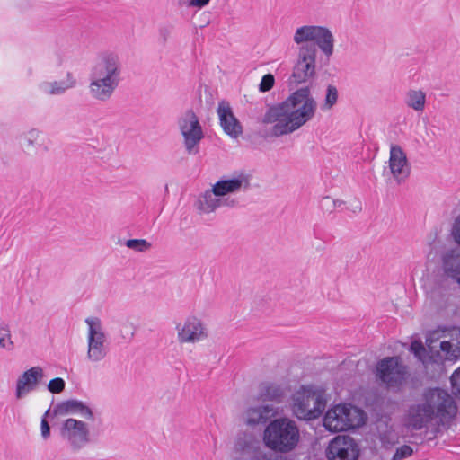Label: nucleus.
Segmentation results:
<instances>
[{"mask_svg": "<svg viewBox=\"0 0 460 460\" xmlns=\"http://www.w3.org/2000/svg\"><path fill=\"white\" fill-rule=\"evenodd\" d=\"M76 84V78L74 73L66 71L65 75L59 79V92H64L74 88Z\"/></svg>", "mask_w": 460, "mask_h": 460, "instance_id": "c756f323", "label": "nucleus"}, {"mask_svg": "<svg viewBox=\"0 0 460 460\" xmlns=\"http://www.w3.org/2000/svg\"><path fill=\"white\" fill-rule=\"evenodd\" d=\"M217 115L220 126L224 132L233 138H237L243 133L240 121L234 115L229 102L221 101L217 107Z\"/></svg>", "mask_w": 460, "mask_h": 460, "instance_id": "2eb2a0df", "label": "nucleus"}, {"mask_svg": "<svg viewBox=\"0 0 460 460\" xmlns=\"http://www.w3.org/2000/svg\"><path fill=\"white\" fill-rule=\"evenodd\" d=\"M249 180L244 175H239L232 179H225L217 181L213 187L222 199H234L228 195L236 193L242 190H245L249 188Z\"/></svg>", "mask_w": 460, "mask_h": 460, "instance_id": "6ab92c4d", "label": "nucleus"}, {"mask_svg": "<svg viewBox=\"0 0 460 460\" xmlns=\"http://www.w3.org/2000/svg\"><path fill=\"white\" fill-rule=\"evenodd\" d=\"M325 390L317 385H301L292 396V411L299 420H312L319 418L325 410Z\"/></svg>", "mask_w": 460, "mask_h": 460, "instance_id": "423d86ee", "label": "nucleus"}, {"mask_svg": "<svg viewBox=\"0 0 460 460\" xmlns=\"http://www.w3.org/2000/svg\"><path fill=\"white\" fill-rule=\"evenodd\" d=\"M359 448L355 439L348 435H338L332 438L326 449L328 460H357Z\"/></svg>", "mask_w": 460, "mask_h": 460, "instance_id": "9b49d317", "label": "nucleus"}, {"mask_svg": "<svg viewBox=\"0 0 460 460\" xmlns=\"http://www.w3.org/2000/svg\"><path fill=\"white\" fill-rule=\"evenodd\" d=\"M449 340L440 343V349L448 360H456L460 358V327H452L447 331Z\"/></svg>", "mask_w": 460, "mask_h": 460, "instance_id": "4be33fe9", "label": "nucleus"}, {"mask_svg": "<svg viewBox=\"0 0 460 460\" xmlns=\"http://www.w3.org/2000/svg\"><path fill=\"white\" fill-rule=\"evenodd\" d=\"M265 446L278 453L293 451L300 441V432L296 423L288 418L271 420L263 434Z\"/></svg>", "mask_w": 460, "mask_h": 460, "instance_id": "39448f33", "label": "nucleus"}, {"mask_svg": "<svg viewBox=\"0 0 460 460\" xmlns=\"http://www.w3.org/2000/svg\"><path fill=\"white\" fill-rule=\"evenodd\" d=\"M275 83L274 76L271 74H267L262 76L259 85V90L262 93L270 91Z\"/></svg>", "mask_w": 460, "mask_h": 460, "instance_id": "2f4dec72", "label": "nucleus"}, {"mask_svg": "<svg viewBox=\"0 0 460 460\" xmlns=\"http://www.w3.org/2000/svg\"><path fill=\"white\" fill-rule=\"evenodd\" d=\"M452 235L455 241L460 244V216L456 219L454 223Z\"/></svg>", "mask_w": 460, "mask_h": 460, "instance_id": "c9c22d12", "label": "nucleus"}, {"mask_svg": "<svg viewBox=\"0 0 460 460\" xmlns=\"http://www.w3.org/2000/svg\"><path fill=\"white\" fill-rule=\"evenodd\" d=\"M177 339L180 343H195L207 338L202 322L196 316H189L182 324L176 326Z\"/></svg>", "mask_w": 460, "mask_h": 460, "instance_id": "ddd939ff", "label": "nucleus"}, {"mask_svg": "<svg viewBox=\"0 0 460 460\" xmlns=\"http://www.w3.org/2000/svg\"><path fill=\"white\" fill-rule=\"evenodd\" d=\"M338 100V91L335 86L329 85L326 91V96L324 100V103L322 106L323 110H330L332 106L337 102Z\"/></svg>", "mask_w": 460, "mask_h": 460, "instance_id": "c85d7f7f", "label": "nucleus"}, {"mask_svg": "<svg viewBox=\"0 0 460 460\" xmlns=\"http://www.w3.org/2000/svg\"><path fill=\"white\" fill-rule=\"evenodd\" d=\"M126 246L136 252H144L148 251L152 244L145 239H129L126 242Z\"/></svg>", "mask_w": 460, "mask_h": 460, "instance_id": "cd10ccee", "label": "nucleus"}, {"mask_svg": "<svg viewBox=\"0 0 460 460\" xmlns=\"http://www.w3.org/2000/svg\"><path fill=\"white\" fill-rule=\"evenodd\" d=\"M65 388V381L59 377V393L62 392Z\"/></svg>", "mask_w": 460, "mask_h": 460, "instance_id": "ea45409f", "label": "nucleus"}, {"mask_svg": "<svg viewBox=\"0 0 460 460\" xmlns=\"http://www.w3.org/2000/svg\"><path fill=\"white\" fill-rule=\"evenodd\" d=\"M52 413L53 415H57L58 414V404L57 405H54L52 403L51 405V408L49 409L44 416L42 417L41 419V423H40V433H41V437L43 439H48L50 436V427L48 423V420H47V417Z\"/></svg>", "mask_w": 460, "mask_h": 460, "instance_id": "bb28decb", "label": "nucleus"}, {"mask_svg": "<svg viewBox=\"0 0 460 460\" xmlns=\"http://www.w3.org/2000/svg\"><path fill=\"white\" fill-rule=\"evenodd\" d=\"M376 377L387 389L400 391L408 379V371L398 357H387L376 365Z\"/></svg>", "mask_w": 460, "mask_h": 460, "instance_id": "1a4fd4ad", "label": "nucleus"}, {"mask_svg": "<svg viewBox=\"0 0 460 460\" xmlns=\"http://www.w3.org/2000/svg\"><path fill=\"white\" fill-rule=\"evenodd\" d=\"M237 203L236 199H222L212 186L199 196L197 208L201 213L209 214L221 207L234 208Z\"/></svg>", "mask_w": 460, "mask_h": 460, "instance_id": "4468645a", "label": "nucleus"}, {"mask_svg": "<svg viewBox=\"0 0 460 460\" xmlns=\"http://www.w3.org/2000/svg\"><path fill=\"white\" fill-rule=\"evenodd\" d=\"M323 200H324L325 202H329V201H331L329 198H325Z\"/></svg>", "mask_w": 460, "mask_h": 460, "instance_id": "a19ab883", "label": "nucleus"}, {"mask_svg": "<svg viewBox=\"0 0 460 460\" xmlns=\"http://www.w3.org/2000/svg\"><path fill=\"white\" fill-rule=\"evenodd\" d=\"M59 415H76L86 420H94L92 408L86 402L77 399L60 402Z\"/></svg>", "mask_w": 460, "mask_h": 460, "instance_id": "aec40b11", "label": "nucleus"}, {"mask_svg": "<svg viewBox=\"0 0 460 460\" xmlns=\"http://www.w3.org/2000/svg\"><path fill=\"white\" fill-rule=\"evenodd\" d=\"M61 436L64 440L74 449L84 447L90 441V431L87 424L76 419H67L61 428Z\"/></svg>", "mask_w": 460, "mask_h": 460, "instance_id": "f8f14e48", "label": "nucleus"}, {"mask_svg": "<svg viewBox=\"0 0 460 460\" xmlns=\"http://www.w3.org/2000/svg\"><path fill=\"white\" fill-rule=\"evenodd\" d=\"M456 411V402L447 392L439 388L429 389L423 394L420 402L409 407L406 422L416 430L429 425H446L455 417Z\"/></svg>", "mask_w": 460, "mask_h": 460, "instance_id": "7ed1b4c3", "label": "nucleus"}, {"mask_svg": "<svg viewBox=\"0 0 460 460\" xmlns=\"http://www.w3.org/2000/svg\"><path fill=\"white\" fill-rule=\"evenodd\" d=\"M364 423V411L350 403L334 405L323 417V426L331 432L349 430L358 428Z\"/></svg>", "mask_w": 460, "mask_h": 460, "instance_id": "0eeeda50", "label": "nucleus"}, {"mask_svg": "<svg viewBox=\"0 0 460 460\" xmlns=\"http://www.w3.org/2000/svg\"><path fill=\"white\" fill-rule=\"evenodd\" d=\"M211 0H187L183 4L188 8L202 9L207 6Z\"/></svg>", "mask_w": 460, "mask_h": 460, "instance_id": "f704fd0d", "label": "nucleus"}, {"mask_svg": "<svg viewBox=\"0 0 460 460\" xmlns=\"http://www.w3.org/2000/svg\"><path fill=\"white\" fill-rule=\"evenodd\" d=\"M42 377L43 372L39 367H33L25 371L17 379L15 389L16 398L22 399L30 392L34 391Z\"/></svg>", "mask_w": 460, "mask_h": 460, "instance_id": "f3484780", "label": "nucleus"}, {"mask_svg": "<svg viewBox=\"0 0 460 460\" xmlns=\"http://www.w3.org/2000/svg\"><path fill=\"white\" fill-rule=\"evenodd\" d=\"M411 351L419 358L422 359L426 350L423 344L420 341H414L411 344Z\"/></svg>", "mask_w": 460, "mask_h": 460, "instance_id": "72a5a7b5", "label": "nucleus"}, {"mask_svg": "<svg viewBox=\"0 0 460 460\" xmlns=\"http://www.w3.org/2000/svg\"><path fill=\"white\" fill-rule=\"evenodd\" d=\"M285 394L281 385L273 383H264L260 387V398L263 401L280 402Z\"/></svg>", "mask_w": 460, "mask_h": 460, "instance_id": "b1692460", "label": "nucleus"}, {"mask_svg": "<svg viewBox=\"0 0 460 460\" xmlns=\"http://www.w3.org/2000/svg\"><path fill=\"white\" fill-rule=\"evenodd\" d=\"M389 167L398 182L404 181L410 174L406 154L397 145L392 146L390 148Z\"/></svg>", "mask_w": 460, "mask_h": 460, "instance_id": "dca6fc26", "label": "nucleus"}, {"mask_svg": "<svg viewBox=\"0 0 460 460\" xmlns=\"http://www.w3.org/2000/svg\"><path fill=\"white\" fill-rule=\"evenodd\" d=\"M48 388L53 394H58V377L53 378L48 385Z\"/></svg>", "mask_w": 460, "mask_h": 460, "instance_id": "4c0bfd02", "label": "nucleus"}, {"mask_svg": "<svg viewBox=\"0 0 460 460\" xmlns=\"http://www.w3.org/2000/svg\"><path fill=\"white\" fill-rule=\"evenodd\" d=\"M177 125L185 151L189 155H197L199 152V144L204 138V131L198 116L192 110H187L178 118Z\"/></svg>", "mask_w": 460, "mask_h": 460, "instance_id": "9d476101", "label": "nucleus"}, {"mask_svg": "<svg viewBox=\"0 0 460 460\" xmlns=\"http://www.w3.org/2000/svg\"><path fill=\"white\" fill-rule=\"evenodd\" d=\"M316 108L309 87H301L282 102L270 106L261 118V123L272 125L273 137L289 135L310 121Z\"/></svg>", "mask_w": 460, "mask_h": 460, "instance_id": "f257e3e1", "label": "nucleus"}, {"mask_svg": "<svg viewBox=\"0 0 460 460\" xmlns=\"http://www.w3.org/2000/svg\"><path fill=\"white\" fill-rule=\"evenodd\" d=\"M122 64L119 54L106 50L100 52L89 73L88 91L98 102H108L121 81Z\"/></svg>", "mask_w": 460, "mask_h": 460, "instance_id": "20e7f679", "label": "nucleus"}, {"mask_svg": "<svg viewBox=\"0 0 460 460\" xmlns=\"http://www.w3.org/2000/svg\"><path fill=\"white\" fill-rule=\"evenodd\" d=\"M412 448L410 446L403 445L401 447L397 448L396 452L394 455V460H400L405 457H408L412 455Z\"/></svg>", "mask_w": 460, "mask_h": 460, "instance_id": "473e14b6", "label": "nucleus"}, {"mask_svg": "<svg viewBox=\"0 0 460 460\" xmlns=\"http://www.w3.org/2000/svg\"><path fill=\"white\" fill-rule=\"evenodd\" d=\"M404 104L416 112H422L427 103V94L421 89H409L403 97Z\"/></svg>", "mask_w": 460, "mask_h": 460, "instance_id": "5701e85b", "label": "nucleus"}, {"mask_svg": "<svg viewBox=\"0 0 460 460\" xmlns=\"http://www.w3.org/2000/svg\"><path fill=\"white\" fill-rule=\"evenodd\" d=\"M334 208H341L342 209V206L344 205V202L339 199H333L332 200Z\"/></svg>", "mask_w": 460, "mask_h": 460, "instance_id": "58836bf2", "label": "nucleus"}, {"mask_svg": "<svg viewBox=\"0 0 460 460\" xmlns=\"http://www.w3.org/2000/svg\"><path fill=\"white\" fill-rule=\"evenodd\" d=\"M87 324V359L92 363L103 360L109 351L110 343L108 335L105 332L102 320L99 317L92 316L85 319Z\"/></svg>", "mask_w": 460, "mask_h": 460, "instance_id": "6e6552de", "label": "nucleus"}, {"mask_svg": "<svg viewBox=\"0 0 460 460\" xmlns=\"http://www.w3.org/2000/svg\"><path fill=\"white\" fill-rule=\"evenodd\" d=\"M40 88L41 90L46 93H49V94H55L58 88L56 86V82H54L53 84L51 83H43L41 85H40Z\"/></svg>", "mask_w": 460, "mask_h": 460, "instance_id": "e433bc0d", "label": "nucleus"}, {"mask_svg": "<svg viewBox=\"0 0 460 460\" xmlns=\"http://www.w3.org/2000/svg\"><path fill=\"white\" fill-rule=\"evenodd\" d=\"M13 347L9 325L0 321V348L6 350H13Z\"/></svg>", "mask_w": 460, "mask_h": 460, "instance_id": "393cba45", "label": "nucleus"}, {"mask_svg": "<svg viewBox=\"0 0 460 460\" xmlns=\"http://www.w3.org/2000/svg\"><path fill=\"white\" fill-rule=\"evenodd\" d=\"M39 137H40V131H38L37 129H34V128L29 130L27 133H25L22 136V146L28 154H31L33 151L34 146H35Z\"/></svg>", "mask_w": 460, "mask_h": 460, "instance_id": "a878e982", "label": "nucleus"}, {"mask_svg": "<svg viewBox=\"0 0 460 460\" xmlns=\"http://www.w3.org/2000/svg\"><path fill=\"white\" fill-rule=\"evenodd\" d=\"M274 413L273 405L258 404L248 407L243 414V420L247 426L254 427L265 424Z\"/></svg>", "mask_w": 460, "mask_h": 460, "instance_id": "a211bd4d", "label": "nucleus"}, {"mask_svg": "<svg viewBox=\"0 0 460 460\" xmlns=\"http://www.w3.org/2000/svg\"><path fill=\"white\" fill-rule=\"evenodd\" d=\"M445 275L460 284V249L447 251L442 256Z\"/></svg>", "mask_w": 460, "mask_h": 460, "instance_id": "412c9836", "label": "nucleus"}, {"mask_svg": "<svg viewBox=\"0 0 460 460\" xmlns=\"http://www.w3.org/2000/svg\"><path fill=\"white\" fill-rule=\"evenodd\" d=\"M293 40L295 43L301 45L297 60L288 79V84L296 86L307 82L314 75L316 46L326 57L332 55L334 38L326 27L304 25L296 30Z\"/></svg>", "mask_w": 460, "mask_h": 460, "instance_id": "f03ea898", "label": "nucleus"}, {"mask_svg": "<svg viewBox=\"0 0 460 460\" xmlns=\"http://www.w3.org/2000/svg\"><path fill=\"white\" fill-rule=\"evenodd\" d=\"M452 393L460 397V367L454 371L450 377Z\"/></svg>", "mask_w": 460, "mask_h": 460, "instance_id": "7c9ffc66", "label": "nucleus"}]
</instances>
